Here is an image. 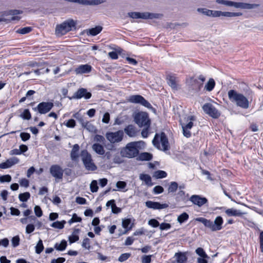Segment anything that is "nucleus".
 <instances>
[{
    "label": "nucleus",
    "mask_w": 263,
    "mask_h": 263,
    "mask_svg": "<svg viewBox=\"0 0 263 263\" xmlns=\"http://www.w3.org/2000/svg\"><path fill=\"white\" fill-rule=\"evenodd\" d=\"M90 191L92 193L97 192L98 190V186L97 181L96 180H93L90 185Z\"/></svg>",
    "instance_id": "46"
},
{
    "label": "nucleus",
    "mask_w": 263,
    "mask_h": 263,
    "mask_svg": "<svg viewBox=\"0 0 263 263\" xmlns=\"http://www.w3.org/2000/svg\"><path fill=\"white\" fill-rule=\"evenodd\" d=\"M171 228V225L168 223L163 222L159 225V228L161 231L167 230Z\"/></svg>",
    "instance_id": "55"
},
{
    "label": "nucleus",
    "mask_w": 263,
    "mask_h": 263,
    "mask_svg": "<svg viewBox=\"0 0 263 263\" xmlns=\"http://www.w3.org/2000/svg\"><path fill=\"white\" fill-rule=\"evenodd\" d=\"M163 187L160 185H157L155 186L153 189V192L155 194H159L162 193L163 192Z\"/></svg>",
    "instance_id": "53"
},
{
    "label": "nucleus",
    "mask_w": 263,
    "mask_h": 263,
    "mask_svg": "<svg viewBox=\"0 0 263 263\" xmlns=\"http://www.w3.org/2000/svg\"><path fill=\"white\" fill-rule=\"evenodd\" d=\"M80 150V146L78 144L73 145L72 150L70 152V158L73 161L78 160L79 157V152Z\"/></svg>",
    "instance_id": "23"
},
{
    "label": "nucleus",
    "mask_w": 263,
    "mask_h": 263,
    "mask_svg": "<svg viewBox=\"0 0 263 263\" xmlns=\"http://www.w3.org/2000/svg\"><path fill=\"white\" fill-rule=\"evenodd\" d=\"M50 173L51 175L57 179H62L63 170L62 167L57 164L52 165L50 168Z\"/></svg>",
    "instance_id": "15"
},
{
    "label": "nucleus",
    "mask_w": 263,
    "mask_h": 263,
    "mask_svg": "<svg viewBox=\"0 0 263 263\" xmlns=\"http://www.w3.org/2000/svg\"><path fill=\"white\" fill-rule=\"evenodd\" d=\"M189 215L186 213L183 212L178 217L177 221H178V222L181 224L187 221L189 219Z\"/></svg>",
    "instance_id": "35"
},
{
    "label": "nucleus",
    "mask_w": 263,
    "mask_h": 263,
    "mask_svg": "<svg viewBox=\"0 0 263 263\" xmlns=\"http://www.w3.org/2000/svg\"><path fill=\"white\" fill-rule=\"evenodd\" d=\"M65 261V258L64 257H59L57 259L51 260L50 263H64Z\"/></svg>",
    "instance_id": "64"
},
{
    "label": "nucleus",
    "mask_w": 263,
    "mask_h": 263,
    "mask_svg": "<svg viewBox=\"0 0 263 263\" xmlns=\"http://www.w3.org/2000/svg\"><path fill=\"white\" fill-rule=\"evenodd\" d=\"M82 246L83 248L87 249L90 250V240L88 238H85L83 239Z\"/></svg>",
    "instance_id": "43"
},
{
    "label": "nucleus",
    "mask_w": 263,
    "mask_h": 263,
    "mask_svg": "<svg viewBox=\"0 0 263 263\" xmlns=\"http://www.w3.org/2000/svg\"><path fill=\"white\" fill-rule=\"evenodd\" d=\"M154 176L157 179L165 178L167 176V173L164 171L158 170L155 171Z\"/></svg>",
    "instance_id": "37"
},
{
    "label": "nucleus",
    "mask_w": 263,
    "mask_h": 263,
    "mask_svg": "<svg viewBox=\"0 0 263 263\" xmlns=\"http://www.w3.org/2000/svg\"><path fill=\"white\" fill-rule=\"evenodd\" d=\"M92 96L90 92L88 91L86 88H80L74 92L73 95L71 97H68L70 100L72 99H81L84 98L86 100L89 99Z\"/></svg>",
    "instance_id": "12"
},
{
    "label": "nucleus",
    "mask_w": 263,
    "mask_h": 263,
    "mask_svg": "<svg viewBox=\"0 0 263 263\" xmlns=\"http://www.w3.org/2000/svg\"><path fill=\"white\" fill-rule=\"evenodd\" d=\"M10 167H11V165L8 160H7L5 162H3L0 164V168L1 169H6Z\"/></svg>",
    "instance_id": "62"
},
{
    "label": "nucleus",
    "mask_w": 263,
    "mask_h": 263,
    "mask_svg": "<svg viewBox=\"0 0 263 263\" xmlns=\"http://www.w3.org/2000/svg\"><path fill=\"white\" fill-rule=\"evenodd\" d=\"M148 224L153 228H157L160 225L159 221L155 219H150L148 222Z\"/></svg>",
    "instance_id": "52"
},
{
    "label": "nucleus",
    "mask_w": 263,
    "mask_h": 263,
    "mask_svg": "<svg viewBox=\"0 0 263 263\" xmlns=\"http://www.w3.org/2000/svg\"><path fill=\"white\" fill-rule=\"evenodd\" d=\"M124 132L129 137H135L138 132L137 127L132 124L126 126L124 129Z\"/></svg>",
    "instance_id": "20"
},
{
    "label": "nucleus",
    "mask_w": 263,
    "mask_h": 263,
    "mask_svg": "<svg viewBox=\"0 0 263 263\" xmlns=\"http://www.w3.org/2000/svg\"><path fill=\"white\" fill-rule=\"evenodd\" d=\"M103 29L101 26H97L87 30V34L88 35L96 36L100 33Z\"/></svg>",
    "instance_id": "26"
},
{
    "label": "nucleus",
    "mask_w": 263,
    "mask_h": 263,
    "mask_svg": "<svg viewBox=\"0 0 263 263\" xmlns=\"http://www.w3.org/2000/svg\"><path fill=\"white\" fill-rule=\"evenodd\" d=\"M194 117L193 116H189L188 117V120H190V122L187 123H181V126L182 128H187L191 129L193 126V123L192 122L193 120H194Z\"/></svg>",
    "instance_id": "31"
},
{
    "label": "nucleus",
    "mask_w": 263,
    "mask_h": 263,
    "mask_svg": "<svg viewBox=\"0 0 263 263\" xmlns=\"http://www.w3.org/2000/svg\"><path fill=\"white\" fill-rule=\"evenodd\" d=\"M175 256L176 258L177 263H185L187 261V257L185 253H176Z\"/></svg>",
    "instance_id": "27"
},
{
    "label": "nucleus",
    "mask_w": 263,
    "mask_h": 263,
    "mask_svg": "<svg viewBox=\"0 0 263 263\" xmlns=\"http://www.w3.org/2000/svg\"><path fill=\"white\" fill-rule=\"evenodd\" d=\"M127 101L130 103L140 104L148 109H152L153 108L149 102L143 97L139 95H131L129 96Z\"/></svg>",
    "instance_id": "9"
},
{
    "label": "nucleus",
    "mask_w": 263,
    "mask_h": 263,
    "mask_svg": "<svg viewBox=\"0 0 263 263\" xmlns=\"http://www.w3.org/2000/svg\"><path fill=\"white\" fill-rule=\"evenodd\" d=\"M139 142H130L121 148L120 155L122 157L127 158L136 157L139 154Z\"/></svg>",
    "instance_id": "2"
},
{
    "label": "nucleus",
    "mask_w": 263,
    "mask_h": 263,
    "mask_svg": "<svg viewBox=\"0 0 263 263\" xmlns=\"http://www.w3.org/2000/svg\"><path fill=\"white\" fill-rule=\"evenodd\" d=\"M130 253H126L122 254L118 258V261L122 262L127 260L130 256Z\"/></svg>",
    "instance_id": "45"
},
{
    "label": "nucleus",
    "mask_w": 263,
    "mask_h": 263,
    "mask_svg": "<svg viewBox=\"0 0 263 263\" xmlns=\"http://www.w3.org/2000/svg\"><path fill=\"white\" fill-rule=\"evenodd\" d=\"M152 255H143L141 258L142 263H151Z\"/></svg>",
    "instance_id": "56"
},
{
    "label": "nucleus",
    "mask_w": 263,
    "mask_h": 263,
    "mask_svg": "<svg viewBox=\"0 0 263 263\" xmlns=\"http://www.w3.org/2000/svg\"><path fill=\"white\" fill-rule=\"evenodd\" d=\"M123 158V157L121 156H120L119 155H116L113 158V161L116 164L122 163L124 162Z\"/></svg>",
    "instance_id": "48"
},
{
    "label": "nucleus",
    "mask_w": 263,
    "mask_h": 263,
    "mask_svg": "<svg viewBox=\"0 0 263 263\" xmlns=\"http://www.w3.org/2000/svg\"><path fill=\"white\" fill-rule=\"evenodd\" d=\"M137 160L139 161H149L153 158V155L147 152L139 153L137 156Z\"/></svg>",
    "instance_id": "25"
},
{
    "label": "nucleus",
    "mask_w": 263,
    "mask_h": 263,
    "mask_svg": "<svg viewBox=\"0 0 263 263\" xmlns=\"http://www.w3.org/2000/svg\"><path fill=\"white\" fill-rule=\"evenodd\" d=\"M196 220L203 223L205 227L209 228L212 231H217L222 229L223 220L220 216L216 217L214 221L203 217L197 218Z\"/></svg>",
    "instance_id": "3"
},
{
    "label": "nucleus",
    "mask_w": 263,
    "mask_h": 263,
    "mask_svg": "<svg viewBox=\"0 0 263 263\" xmlns=\"http://www.w3.org/2000/svg\"><path fill=\"white\" fill-rule=\"evenodd\" d=\"M135 122L140 127H150L151 121L148 114L146 112H139L134 117Z\"/></svg>",
    "instance_id": "8"
},
{
    "label": "nucleus",
    "mask_w": 263,
    "mask_h": 263,
    "mask_svg": "<svg viewBox=\"0 0 263 263\" xmlns=\"http://www.w3.org/2000/svg\"><path fill=\"white\" fill-rule=\"evenodd\" d=\"M11 180V177L10 175H5L0 176V182H9Z\"/></svg>",
    "instance_id": "47"
},
{
    "label": "nucleus",
    "mask_w": 263,
    "mask_h": 263,
    "mask_svg": "<svg viewBox=\"0 0 263 263\" xmlns=\"http://www.w3.org/2000/svg\"><path fill=\"white\" fill-rule=\"evenodd\" d=\"M67 245V241L65 240H62L60 243H56L54 248L58 251H63L65 250Z\"/></svg>",
    "instance_id": "30"
},
{
    "label": "nucleus",
    "mask_w": 263,
    "mask_h": 263,
    "mask_svg": "<svg viewBox=\"0 0 263 263\" xmlns=\"http://www.w3.org/2000/svg\"><path fill=\"white\" fill-rule=\"evenodd\" d=\"M65 125L67 127L73 128L76 126V121L72 119H69L66 123H65Z\"/></svg>",
    "instance_id": "59"
},
{
    "label": "nucleus",
    "mask_w": 263,
    "mask_h": 263,
    "mask_svg": "<svg viewBox=\"0 0 263 263\" xmlns=\"http://www.w3.org/2000/svg\"><path fill=\"white\" fill-rule=\"evenodd\" d=\"M202 109L205 113L214 119H217L220 116V112L212 104L207 103L202 106Z\"/></svg>",
    "instance_id": "10"
},
{
    "label": "nucleus",
    "mask_w": 263,
    "mask_h": 263,
    "mask_svg": "<svg viewBox=\"0 0 263 263\" xmlns=\"http://www.w3.org/2000/svg\"><path fill=\"white\" fill-rule=\"evenodd\" d=\"M128 15L133 18H153L158 17V14L150 13L148 12H129Z\"/></svg>",
    "instance_id": "14"
},
{
    "label": "nucleus",
    "mask_w": 263,
    "mask_h": 263,
    "mask_svg": "<svg viewBox=\"0 0 263 263\" xmlns=\"http://www.w3.org/2000/svg\"><path fill=\"white\" fill-rule=\"evenodd\" d=\"M197 11L199 12L202 13L207 16H211L212 10H208L205 8H198Z\"/></svg>",
    "instance_id": "50"
},
{
    "label": "nucleus",
    "mask_w": 263,
    "mask_h": 263,
    "mask_svg": "<svg viewBox=\"0 0 263 263\" xmlns=\"http://www.w3.org/2000/svg\"><path fill=\"white\" fill-rule=\"evenodd\" d=\"M79 232L80 230L79 229H74L73 234L69 236V241L70 243H74L79 240V237L77 235V234L79 233Z\"/></svg>",
    "instance_id": "29"
},
{
    "label": "nucleus",
    "mask_w": 263,
    "mask_h": 263,
    "mask_svg": "<svg viewBox=\"0 0 263 263\" xmlns=\"http://www.w3.org/2000/svg\"><path fill=\"white\" fill-rule=\"evenodd\" d=\"M145 205L147 208L153 210H161L168 207V204L167 203H160L152 201H147L145 202Z\"/></svg>",
    "instance_id": "17"
},
{
    "label": "nucleus",
    "mask_w": 263,
    "mask_h": 263,
    "mask_svg": "<svg viewBox=\"0 0 263 263\" xmlns=\"http://www.w3.org/2000/svg\"><path fill=\"white\" fill-rule=\"evenodd\" d=\"M84 128L86 129L88 132L92 133L95 134L97 133L98 132V130L96 128V127L89 122H87V123L85 124V125L84 127Z\"/></svg>",
    "instance_id": "33"
},
{
    "label": "nucleus",
    "mask_w": 263,
    "mask_h": 263,
    "mask_svg": "<svg viewBox=\"0 0 263 263\" xmlns=\"http://www.w3.org/2000/svg\"><path fill=\"white\" fill-rule=\"evenodd\" d=\"M92 69V67L88 64L80 65L74 69L76 74H82L89 73Z\"/></svg>",
    "instance_id": "19"
},
{
    "label": "nucleus",
    "mask_w": 263,
    "mask_h": 263,
    "mask_svg": "<svg viewBox=\"0 0 263 263\" xmlns=\"http://www.w3.org/2000/svg\"><path fill=\"white\" fill-rule=\"evenodd\" d=\"M166 80L170 86L174 89H177V77L175 74L170 73L166 76Z\"/></svg>",
    "instance_id": "21"
},
{
    "label": "nucleus",
    "mask_w": 263,
    "mask_h": 263,
    "mask_svg": "<svg viewBox=\"0 0 263 263\" xmlns=\"http://www.w3.org/2000/svg\"><path fill=\"white\" fill-rule=\"evenodd\" d=\"M229 100L236 105L243 109L249 107L250 103L248 99L242 93L238 92L234 89L230 90L228 92Z\"/></svg>",
    "instance_id": "1"
},
{
    "label": "nucleus",
    "mask_w": 263,
    "mask_h": 263,
    "mask_svg": "<svg viewBox=\"0 0 263 263\" xmlns=\"http://www.w3.org/2000/svg\"><path fill=\"white\" fill-rule=\"evenodd\" d=\"M124 135V132L122 130H119L115 132H107L105 134V137L106 139L112 144L108 145L107 148L109 150H115L116 148L113 144L121 142L123 139Z\"/></svg>",
    "instance_id": "5"
},
{
    "label": "nucleus",
    "mask_w": 263,
    "mask_h": 263,
    "mask_svg": "<svg viewBox=\"0 0 263 263\" xmlns=\"http://www.w3.org/2000/svg\"><path fill=\"white\" fill-rule=\"evenodd\" d=\"M35 93V91L33 90H28L26 94V96L28 100H32L33 99V95Z\"/></svg>",
    "instance_id": "63"
},
{
    "label": "nucleus",
    "mask_w": 263,
    "mask_h": 263,
    "mask_svg": "<svg viewBox=\"0 0 263 263\" xmlns=\"http://www.w3.org/2000/svg\"><path fill=\"white\" fill-rule=\"evenodd\" d=\"M134 223H132V220L130 218H126L122 220V227L125 230L120 234V235L125 234L128 231L131 230L134 226Z\"/></svg>",
    "instance_id": "22"
},
{
    "label": "nucleus",
    "mask_w": 263,
    "mask_h": 263,
    "mask_svg": "<svg viewBox=\"0 0 263 263\" xmlns=\"http://www.w3.org/2000/svg\"><path fill=\"white\" fill-rule=\"evenodd\" d=\"M76 25V22L74 20L69 19L56 26L55 33L59 35H65L71 31L72 28H75Z\"/></svg>",
    "instance_id": "6"
},
{
    "label": "nucleus",
    "mask_w": 263,
    "mask_h": 263,
    "mask_svg": "<svg viewBox=\"0 0 263 263\" xmlns=\"http://www.w3.org/2000/svg\"><path fill=\"white\" fill-rule=\"evenodd\" d=\"M35 253L40 254L44 250V245L42 239H40L35 246Z\"/></svg>",
    "instance_id": "38"
},
{
    "label": "nucleus",
    "mask_w": 263,
    "mask_h": 263,
    "mask_svg": "<svg viewBox=\"0 0 263 263\" xmlns=\"http://www.w3.org/2000/svg\"><path fill=\"white\" fill-rule=\"evenodd\" d=\"M66 223V221L62 220L61 221H57L53 222L51 224V227L58 229H62L64 227V224Z\"/></svg>",
    "instance_id": "34"
},
{
    "label": "nucleus",
    "mask_w": 263,
    "mask_h": 263,
    "mask_svg": "<svg viewBox=\"0 0 263 263\" xmlns=\"http://www.w3.org/2000/svg\"><path fill=\"white\" fill-rule=\"evenodd\" d=\"M35 230V227L32 224H29L26 227V233L30 234L33 232Z\"/></svg>",
    "instance_id": "60"
},
{
    "label": "nucleus",
    "mask_w": 263,
    "mask_h": 263,
    "mask_svg": "<svg viewBox=\"0 0 263 263\" xmlns=\"http://www.w3.org/2000/svg\"><path fill=\"white\" fill-rule=\"evenodd\" d=\"M20 137L22 141H26L30 138V135L28 133L22 132L20 134Z\"/></svg>",
    "instance_id": "54"
},
{
    "label": "nucleus",
    "mask_w": 263,
    "mask_h": 263,
    "mask_svg": "<svg viewBox=\"0 0 263 263\" xmlns=\"http://www.w3.org/2000/svg\"><path fill=\"white\" fill-rule=\"evenodd\" d=\"M32 31V28L31 27H26L21 29H19L17 30V32L22 34H25L29 33Z\"/></svg>",
    "instance_id": "44"
},
{
    "label": "nucleus",
    "mask_w": 263,
    "mask_h": 263,
    "mask_svg": "<svg viewBox=\"0 0 263 263\" xmlns=\"http://www.w3.org/2000/svg\"><path fill=\"white\" fill-rule=\"evenodd\" d=\"M92 149L95 153L100 155H103L105 153L104 146L98 143H95L92 145Z\"/></svg>",
    "instance_id": "24"
},
{
    "label": "nucleus",
    "mask_w": 263,
    "mask_h": 263,
    "mask_svg": "<svg viewBox=\"0 0 263 263\" xmlns=\"http://www.w3.org/2000/svg\"><path fill=\"white\" fill-rule=\"evenodd\" d=\"M80 156L85 168L88 171H94L97 167L94 163L91 154L86 150L81 152Z\"/></svg>",
    "instance_id": "7"
},
{
    "label": "nucleus",
    "mask_w": 263,
    "mask_h": 263,
    "mask_svg": "<svg viewBox=\"0 0 263 263\" xmlns=\"http://www.w3.org/2000/svg\"><path fill=\"white\" fill-rule=\"evenodd\" d=\"M241 12H223V16L226 17H235L242 15Z\"/></svg>",
    "instance_id": "42"
},
{
    "label": "nucleus",
    "mask_w": 263,
    "mask_h": 263,
    "mask_svg": "<svg viewBox=\"0 0 263 263\" xmlns=\"http://www.w3.org/2000/svg\"><path fill=\"white\" fill-rule=\"evenodd\" d=\"M215 85V82L213 79L211 78L209 79L207 83L205 84L204 88L208 91H212Z\"/></svg>",
    "instance_id": "32"
},
{
    "label": "nucleus",
    "mask_w": 263,
    "mask_h": 263,
    "mask_svg": "<svg viewBox=\"0 0 263 263\" xmlns=\"http://www.w3.org/2000/svg\"><path fill=\"white\" fill-rule=\"evenodd\" d=\"M153 144L157 149L165 152L170 149L168 138L163 132L156 134L153 140Z\"/></svg>",
    "instance_id": "4"
},
{
    "label": "nucleus",
    "mask_w": 263,
    "mask_h": 263,
    "mask_svg": "<svg viewBox=\"0 0 263 263\" xmlns=\"http://www.w3.org/2000/svg\"><path fill=\"white\" fill-rule=\"evenodd\" d=\"M222 210L228 216H238L240 217L242 215V213L240 210H237L234 208L227 209L226 206L216 207L214 210Z\"/></svg>",
    "instance_id": "13"
},
{
    "label": "nucleus",
    "mask_w": 263,
    "mask_h": 263,
    "mask_svg": "<svg viewBox=\"0 0 263 263\" xmlns=\"http://www.w3.org/2000/svg\"><path fill=\"white\" fill-rule=\"evenodd\" d=\"M116 186L119 190L124 189L126 186V183L123 181H119L116 183Z\"/></svg>",
    "instance_id": "61"
},
{
    "label": "nucleus",
    "mask_w": 263,
    "mask_h": 263,
    "mask_svg": "<svg viewBox=\"0 0 263 263\" xmlns=\"http://www.w3.org/2000/svg\"><path fill=\"white\" fill-rule=\"evenodd\" d=\"M190 201L199 207L203 206L208 202L207 198L198 195H193L190 198Z\"/></svg>",
    "instance_id": "16"
},
{
    "label": "nucleus",
    "mask_w": 263,
    "mask_h": 263,
    "mask_svg": "<svg viewBox=\"0 0 263 263\" xmlns=\"http://www.w3.org/2000/svg\"><path fill=\"white\" fill-rule=\"evenodd\" d=\"M195 252L201 257L209 258V256L206 254L205 252L202 248H198L196 250Z\"/></svg>",
    "instance_id": "41"
},
{
    "label": "nucleus",
    "mask_w": 263,
    "mask_h": 263,
    "mask_svg": "<svg viewBox=\"0 0 263 263\" xmlns=\"http://www.w3.org/2000/svg\"><path fill=\"white\" fill-rule=\"evenodd\" d=\"M259 6V4H248L241 2H234L231 1L230 6H233L235 8L251 9L258 7Z\"/></svg>",
    "instance_id": "18"
},
{
    "label": "nucleus",
    "mask_w": 263,
    "mask_h": 263,
    "mask_svg": "<svg viewBox=\"0 0 263 263\" xmlns=\"http://www.w3.org/2000/svg\"><path fill=\"white\" fill-rule=\"evenodd\" d=\"M94 141L104 143L105 141V138L100 135H96L93 138Z\"/></svg>",
    "instance_id": "49"
},
{
    "label": "nucleus",
    "mask_w": 263,
    "mask_h": 263,
    "mask_svg": "<svg viewBox=\"0 0 263 263\" xmlns=\"http://www.w3.org/2000/svg\"><path fill=\"white\" fill-rule=\"evenodd\" d=\"M259 242L260 251L261 253H263V231L260 232L259 236Z\"/></svg>",
    "instance_id": "57"
},
{
    "label": "nucleus",
    "mask_w": 263,
    "mask_h": 263,
    "mask_svg": "<svg viewBox=\"0 0 263 263\" xmlns=\"http://www.w3.org/2000/svg\"><path fill=\"white\" fill-rule=\"evenodd\" d=\"M20 237L18 236H15L12 238L11 242L12 246L15 248L17 247L20 244Z\"/></svg>",
    "instance_id": "51"
},
{
    "label": "nucleus",
    "mask_w": 263,
    "mask_h": 263,
    "mask_svg": "<svg viewBox=\"0 0 263 263\" xmlns=\"http://www.w3.org/2000/svg\"><path fill=\"white\" fill-rule=\"evenodd\" d=\"M20 116L24 120H29L31 118V115L28 109H24Z\"/></svg>",
    "instance_id": "39"
},
{
    "label": "nucleus",
    "mask_w": 263,
    "mask_h": 263,
    "mask_svg": "<svg viewBox=\"0 0 263 263\" xmlns=\"http://www.w3.org/2000/svg\"><path fill=\"white\" fill-rule=\"evenodd\" d=\"M53 106V103L52 102H42L40 103L36 107L33 108V109L41 114H46L51 110Z\"/></svg>",
    "instance_id": "11"
},
{
    "label": "nucleus",
    "mask_w": 263,
    "mask_h": 263,
    "mask_svg": "<svg viewBox=\"0 0 263 263\" xmlns=\"http://www.w3.org/2000/svg\"><path fill=\"white\" fill-rule=\"evenodd\" d=\"M140 179L144 181L145 183L148 186H152L153 183H152L151 177L148 174H141L139 176Z\"/></svg>",
    "instance_id": "28"
},
{
    "label": "nucleus",
    "mask_w": 263,
    "mask_h": 263,
    "mask_svg": "<svg viewBox=\"0 0 263 263\" xmlns=\"http://www.w3.org/2000/svg\"><path fill=\"white\" fill-rule=\"evenodd\" d=\"M34 213L35 214V215L38 217H40L42 216L43 215V212H42V211L41 210V208L38 206V205H36L35 207H34Z\"/></svg>",
    "instance_id": "58"
},
{
    "label": "nucleus",
    "mask_w": 263,
    "mask_h": 263,
    "mask_svg": "<svg viewBox=\"0 0 263 263\" xmlns=\"http://www.w3.org/2000/svg\"><path fill=\"white\" fill-rule=\"evenodd\" d=\"M178 187V184L177 182L173 181L170 183L168 187V193H174L175 192Z\"/></svg>",
    "instance_id": "36"
},
{
    "label": "nucleus",
    "mask_w": 263,
    "mask_h": 263,
    "mask_svg": "<svg viewBox=\"0 0 263 263\" xmlns=\"http://www.w3.org/2000/svg\"><path fill=\"white\" fill-rule=\"evenodd\" d=\"M30 197V193L29 192H25L20 194L18 196V198L20 201L26 202L29 199Z\"/></svg>",
    "instance_id": "40"
}]
</instances>
